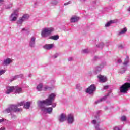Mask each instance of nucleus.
Masks as SVG:
<instances>
[{"mask_svg": "<svg viewBox=\"0 0 130 130\" xmlns=\"http://www.w3.org/2000/svg\"><path fill=\"white\" fill-rule=\"evenodd\" d=\"M56 96V95L53 93L49 96L47 99L43 101H38L37 102L38 106L40 108L41 111H42L43 113H51V112H52V108H46L45 107V105L46 106L52 105V102L54 101Z\"/></svg>", "mask_w": 130, "mask_h": 130, "instance_id": "nucleus-1", "label": "nucleus"}, {"mask_svg": "<svg viewBox=\"0 0 130 130\" xmlns=\"http://www.w3.org/2000/svg\"><path fill=\"white\" fill-rule=\"evenodd\" d=\"M18 107H19L18 105H11L4 111V112L5 113H10L11 112H20L22 111V109L18 108Z\"/></svg>", "mask_w": 130, "mask_h": 130, "instance_id": "nucleus-2", "label": "nucleus"}, {"mask_svg": "<svg viewBox=\"0 0 130 130\" xmlns=\"http://www.w3.org/2000/svg\"><path fill=\"white\" fill-rule=\"evenodd\" d=\"M54 31V28L52 27H45L43 28L41 31V36L44 38L48 37L49 35Z\"/></svg>", "mask_w": 130, "mask_h": 130, "instance_id": "nucleus-3", "label": "nucleus"}, {"mask_svg": "<svg viewBox=\"0 0 130 130\" xmlns=\"http://www.w3.org/2000/svg\"><path fill=\"white\" fill-rule=\"evenodd\" d=\"M130 89V83L126 82L120 86L119 90L122 94H127V91Z\"/></svg>", "mask_w": 130, "mask_h": 130, "instance_id": "nucleus-4", "label": "nucleus"}, {"mask_svg": "<svg viewBox=\"0 0 130 130\" xmlns=\"http://www.w3.org/2000/svg\"><path fill=\"white\" fill-rule=\"evenodd\" d=\"M128 62H129V57L127 56L125 61L123 63V68L120 70V74H124V73H125V71L127 70V64Z\"/></svg>", "mask_w": 130, "mask_h": 130, "instance_id": "nucleus-5", "label": "nucleus"}, {"mask_svg": "<svg viewBox=\"0 0 130 130\" xmlns=\"http://www.w3.org/2000/svg\"><path fill=\"white\" fill-rule=\"evenodd\" d=\"M29 16L28 14H25L23 15V16L19 18V20L17 21V25H18V26L20 25H22V24H23V22H24V21H26V20H28L29 19Z\"/></svg>", "mask_w": 130, "mask_h": 130, "instance_id": "nucleus-6", "label": "nucleus"}, {"mask_svg": "<svg viewBox=\"0 0 130 130\" xmlns=\"http://www.w3.org/2000/svg\"><path fill=\"white\" fill-rule=\"evenodd\" d=\"M36 44V37L35 36H31L29 41V46L31 48L35 47Z\"/></svg>", "mask_w": 130, "mask_h": 130, "instance_id": "nucleus-7", "label": "nucleus"}, {"mask_svg": "<svg viewBox=\"0 0 130 130\" xmlns=\"http://www.w3.org/2000/svg\"><path fill=\"white\" fill-rule=\"evenodd\" d=\"M96 91V86L94 84H92L86 89V93L88 94H93Z\"/></svg>", "mask_w": 130, "mask_h": 130, "instance_id": "nucleus-8", "label": "nucleus"}, {"mask_svg": "<svg viewBox=\"0 0 130 130\" xmlns=\"http://www.w3.org/2000/svg\"><path fill=\"white\" fill-rule=\"evenodd\" d=\"M95 118L96 120H93L91 122V123L94 125V127L96 130H103V129L100 128V127H99V124L97 123V121H98V119H99V116H95Z\"/></svg>", "mask_w": 130, "mask_h": 130, "instance_id": "nucleus-9", "label": "nucleus"}, {"mask_svg": "<svg viewBox=\"0 0 130 130\" xmlns=\"http://www.w3.org/2000/svg\"><path fill=\"white\" fill-rule=\"evenodd\" d=\"M18 10H16L14 11L13 13H12L10 16L11 18V21L12 22H15V21L17 20V17H18Z\"/></svg>", "mask_w": 130, "mask_h": 130, "instance_id": "nucleus-10", "label": "nucleus"}, {"mask_svg": "<svg viewBox=\"0 0 130 130\" xmlns=\"http://www.w3.org/2000/svg\"><path fill=\"white\" fill-rule=\"evenodd\" d=\"M67 122L69 124H72L74 121V115L72 114H70L68 115L67 117Z\"/></svg>", "mask_w": 130, "mask_h": 130, "instance_id": "nucleus-11", "label": "nucleus"}, {"mask_svg": "<svg viewBox=\"0 0 130 130\" xmlns=\"http://www.w3.org/2000/svg\"><path fill=\"white\" fill-rule=\"evenodd\" d=\"M97 78L101 83H105L107 81V78L102 75H98Z\"/></svg>", "mask_w": 130, "mask_h": 130, "instance_id": "nucleus-12", "label": "nucleus"}, {"mask_svg": "<svg viewBox=\"0 0 130 130\" xmlns=\"http://www.w3.org/2000/svg\"><path fill=\"white\" fill-rule=\"evenodd\" d=\"M53 46H54V44H47L44 45L43 47L46 50H50V49L53 48Z\"/></svg>", "mask_w": 130, "mask_h": 130, "instance_id": "nucleus-13", "label": "nucleus"}, {"mask_svg": "<svg viewBox=\"0 0 130 130\" xmlns=\"http://www.w3.org/2000/svg\"><path fill=\"white\" fill-rule=\"evenodd\" d=\"M7 90L6 91V94L9 95V94H11V93L13 92V91H14V86H8L6 87Z\"/></svg>", "mask_w": 130, "mask_h": 130, "instance_id": "nucleus-14", "label": "nucleus"}, {"mask_svg": "<svg viewBox=\"0 0 130 130\" xmlns=\"http://www.w3.org/2000/svg\"><path fill=\"white\" fill-rule=\"evenodd\" d=\"M14 91L16 94H21L23 93V89H22V88L21 87L15 86L14 87Z\"/></svg>", "mask_w": 130, "mask_h": 130, "instance_id": "nucleus-15", "label": "nucleus"}, {"mask_svg": "<svg viewBox=\"0 0 130 130\" xmlns=\"http://www.w3.org/2000/svg\"><path fill=\"white\" fill-rule=\"evenodd\" d=\"M12 62L13 60H12V59L9 58H7L4 60L3 64H4V66H9L10 63H12Z\"/></svg>", "mask_w": 130, "mask_h": 130, "instance_id": "nucleus-16", "label": "nucleus"}, {"mask_svg": "<svg viewBox=\"0 0 130 130\" xmlns=\"http://www.w3.org/2000/svg\"><path fill=\"white\" fill-rule=\"evenodd\" d=\"M80 20V18L78 16H72L70 19V22L71 23H76V22H78Z\"/></svg>", "mask_w": 130, "mask_h": 130, "instance_id": "nucleus-17", "label": "nucleus"}, {"mask_svg": "<svg viewBox=\"0 0 130 130\" xmlns=\"http://www.w3.org/2000/svg\"><path fill=\"white\" fill-rule=\"evenodd\" d=\"M30 106H31V102H24L23 107L25 109H29L30 108Z\"/></svg>", "mask_w": 130, "mask_h": 130, "instance_id": "nucleus-18", "label": "nucleus"}, {"mask_svg": "<svg viewBox=\"0 0 130 130\" xmlns=\"http://www.w3.org/2000/svg\"><path fill=\"white\" fill-rule=\"evenodd\" d=\"M126 32H127V28L126 27H124L119 31L118 35L120 36V35H122V34H125Z\"/></svg>", "mask_w": 130, "mask_h": 130, "instance_id": "nucleus-19", "label": "nucleus"}, {"mask_svg": "<svg viewBox=\"0 0 130 130\" xmlns=\"http://www.w3.org/2000/svg\"><path fill=\"white\" fill-rule=\"evenodd\" d=\"M107 96L108 95H105V96L95 101V104H98V103H100V102H102V101H105V100H106V99L107 98Z\"/></svg>", "mask_w": 130, "mask_h": 130, "instance_id": "nucleus-20", "label": "nucleus"}, {"mask_svg": "<svg viewBox=\"0 0 130 130\" xmlns=\"http://www.w3.org/2000/svg\"><path fill=\"white\" fill-rule=\"evenodd\" d=\"M60 122H63V121H66V115L64 114H62L60 116L59 118Z\"/></svg>", "mask_w": 130, "mask_h": 130, "instance_id": "nucleus-21", "label": "nucleus"}, {"mask_svg": "<svg viewBox=\"0 0 130 130\" xmlns=\"http://www.w3.org/2000/svg\"><path fill=\"white\" fill-rule=\"evenodd\" d=\"M49 39H51L52 40H58L59 39V36L58 35H54L50 37Z\"/></svg>", "mask_w": 130, "mask_h": 130, "instance_id": "nucleus-22", "label": "nucleus"}, {"mask_svg": "<svg viewBox=\"0 0 130 130\" xmlns=\"http://www.w3.org/2000/svg\"><path fill=\"white\" fill-rule=\"evenodd\" d=\"M101 70H102V68L100 65L96 66L94 68V71L95 73H99V72H101Z\"/></svg>", "mask_w": 130, "mask_h": 130, "instance_id": "nucleus-23", "label": "nucleus"}, {"mask_svg": "<svg viewBox=\"0 0 130 130\" xmlns=\"http://www.w3.org/2000/svg\"><path fill=\"white\" fill-rule=\"evenodd\" d=\"M96 46L98 48H99V49H102L103 47H104V43L103 42H101L97 44Z\"/></svg>", "mask_w": 130, "mask_h": 130, "instance_id": "nucleus-24", "label": "nucleus"}, {"mask_svg": "<svg viewBox=\"0 0 130 130\" xmlns=\"http://www.w3.org/2000/svg\"><path fill=\"white\" fill-rule=\"evenodd\" d=\"M43 87V85L42 84H39L37 86V90L39 91V92L42 91V88Z\"/></svg>", "mask_w": 130, "mask_h": 130, "instance_id": "nucleus-25", "label": "nucleus"}, {"mask_svg": "<svg viewBox=\"0 0 130 130\" xmlns=\"http://www.w3.org/2000/svg\"><path fill=\"white\" fill-rule=\"evenodd\" d=\"M113 23H114V21L111 20V21L107 22V23L105 25V27H109L110 26V25H111V24H113Z\"/></svg>", "mask_w": 130, "mask_h": 130, "instance_id": "nucleus-26", "label": "nucleus"}, {"mask_svg": "<svg viewBox=\"0 0 130 130\" xmlns=\"http://www.w3.org/2000/svg\"><path fill=\"white\" fill-rule=\"evenodd\" d=\"M51 4L52 5V6H56L58 4V1L57 0H52L51 2Z\"/></svg>", "mask_w": 130, "mask_h": 130, "instance_id": "nucleus-27", "label": "nucleus"}, {"mask_svg": "<svg viewBox=\"0 0 130 130\" xmlns=\"http://www.w3.org/2000/svg\"><path fill=\"white\" fill-rule=\"evenodd\" d=\"M18 78H20V75H15V76H13L10 79V82H13V81H15V80H16V79H18Z\"/></svg>", "mask_w": 130, "mask_h": 130, "instance_id": "nucleus-28", "label": "nucleus"}, {"mask_svg": "<svg viewBox=\"0 0 130 130\" xmlns=\"http://www.w3.org/2000/svg\"><path fill=\"white\" fill-rule=\"evenodd\" d=\"M82 52L83 53H89V52H90V50H89L88 49H85L82 50Z\"/></svg>", "mask_w": 130, "mask_h": 130, "instance_id": "nucleus-29", "label": "nucleus"}, {"mask_svg": "<svg viewBox=\"0 0 130 130\" xmlns=\"http://www.w3.org/2000/svg\"><path fill=\"white\" fill-rule=\"evenodd\" d=\"M100 66L101 67V68L103 69V68L104 67H105V66H106V62L104 61V62H102Z\"/></svg>", "mask_w": 130, "mask_h": 130, "instance_id": "nucleus-30", "label": "nucleus"}, {"mask_svg": "<svg viewBox=\"0 0 130 130\" xmlns=\"http://www.w3.org/2000/svg\"><path fill=\"white\" fill-rule=\"evenodd\" d=\"M44 91H47V90H51V88L48 87V86H46L44 87Z\"/></svg>", "mask_w": 130, "mask_h": 130, "instance_id": "nucleus-31", "label": "nucleus"}, {"mask_svg": "<svg viewBox=\"0 0 130 130\" xmlns=\"http://www.w3.org/2000/svg\"><path fill=\"white\" fill-rule=\"evenodd\" d=\"M121 121H125L126 120V117L125 116H122L121 117Z\"/></svg>", "mask_w": 130, "mask_h": 130, "instance_id": "nucleus-32", "label": "nucleus"}, {"mask_svg": "<svg viewBox=\"0 0 130 130\" xmlns=\"http://www.w3.org/2000/svg\"><path fill=\"white\" fill-rule=\"evenodd\" d=\"M25 103V102H21L20 103H19L17 105H18V106H23Z\"/></svg>", "mask_w": 130, "mask_h": 130, "instance_id": "nucleus-33", "label": "nucleus"}, {"mask_svg": "<svg viewBox=\"0 0 130 130\" xmlns=\"http://www.w3.org/2000/svg\"><path fill=\"white\" fill-rule=\"evenodd\" d=\"M5 73H6V70H0V76H2V75H4Z\"/></svg>", "mask_w": 130, "mask_h": 130, "instance_id": "nucleus-34", "label": "nucleus"}, {"mask_svg": "<svg viewBox=\"0 0 130 130\" xmlns=\"http://www.w3.org/2000/svg\"><path fill=\"white\" fill-rule=\"evenodd\" d=\"M59 55V54L58 53H56L53 56L52 58H57V57H58V56Z\"/></svg>", "mask_w": 130, "mask_h": 130, "instance_id": "nucleus-35", "label": "nucleus"}, {"mask_svg": "<svg viewBox=\"0 0 130 130\" xmlns=\"http://www.w3.org/2000/svg\"><path fill=\"white\" fill-rule=\"evenodd\" d=\"M11 8H12V4H9L6 7V9H11Z\"/></svg>", "mask_w": 130, "mask_h": 130, "instance_id": "nucleus-36", "label": "nucleus"}, {"mask_svg": "<svg viewBox=\"0 0 130 130\" xmlns=\"http://www.w3.org/2000/svg\"><path fill=\"white\" fill-rule=\"evenodd\" d=\"M118 48H119V49H122V48H123V46H122V45H120L118 46Z\"/></svg>", "mask_w": 130, "mask_h": 130, "instance_id": "nucleus-37", "label": "nucleus"}, {"mask_svg": "<svg viewBox=\"0 0 130 130\" xmlns=\"http://www.w3.org/2000/svg\"><path fill=\"white\" fill-rule=\"evenodd\" d=\"M109 88V86L108 85H106L104 86V90H107Z\"/></svg>", "mask_w": 130, "mask_h": 130, "instance_id": "nucleus-38", "label": "nucleus"}, {"mask_svg": "<svg viewBox=\"0 0 130 130\" xmlns=\"http://www.w3.org/2000/svg\"><path fill=\"white\" fill-rule=\"evenodd\" d=\"M52 107H56V103H53V104H52Z\"/></svg>", "mask_w": 130, "mask_h": 130, "instance_id": "nucleus-39", "label": "nucleus"}, {"mask_svg": "<svg viewBox=\"0 0 130 130\" xmlns=\"http://www.w3.org/2000/svg\"><path fill=\"white\" fill-rule=\"evenodd\" d=\"M121 62H122V60H121V59H119L117 60V63H121Z\"/></svg>", "mask_w": 130, "mask_h": 130, "instance_id": "nucleus-40", "label": "nucleus"}, {"mask_svg": "<svg viewBox=\"0 0 130 130\" xmlns=\"http://www.w3.org/2000/svg\"><path fill=\"white\" fill-rule=\"evenodd\" d=\"M39 5V1H36L35 3V6H38Z\"/></svg>", "mask_w": 130, "mask_h": 130, "instance_id": "nucleus-41", "label": "nucleus"}, {"mask_svg": "<svg viewBox=\"0 0 130 130\" xmlns=\"http://www.w3.org/2000/svg\"><path fill=\"white\" fill-rule=\"evenodd\" d=\"M71 4V2H68L67 3H64V6H68V5H70Z\"/></svg>", "mask_w": 130, "mask_h": 130, "instance_id": "nucleus-42", "label": "nucleus"}, {"mask_svg": "<svg viewBox=\"0 0 130 130\" xmlns=\"http://www.w3.org/2000/svg\"><path fill=\"white\" fill-rule=\"evenodd\" d=\"M114 130H120V129H119V127H115Z\"/></svg>", "mask_w": 130, "mask_h": 130, "instance_id": "nucleus-43", "label": "nucleus"}, {"mask_svg": "<svg viewBox=\"0 0 130 130\" xmlns=\"http://www.w3.org/2000/svg\"><path fill=\"white\" fill-rule=\"evenodd\" d=\"M68 61H72V60H73V58L70 57V58H68Z\"/></svg>", "mask_w": 130, "mask_h": 130, "instance_id": "nucleus-44", "label": "nucleus"}, {"mask_svg": "<svg viewBox=\"0 0 130 130\" xmlns=\"http://www.w3.org/2000/svg\"><path fill=\"white\" fill-rule=\"evenodd\" d=\"M22 31H27V29H26V28H22Z\"/></svg>", "mask_w": 130, "mask_h": 130, "instance_id": "nucleus-45", "label": "nucleus"}, {"mask_svg": "<svg viewBox=\"0 0 130 130\" xmlns=\"http://www.w3.org/2000/svg\"><path fill=\"white\" fill-rule=\"evenodd\" d=\"M76 89H80V85L79 84L76 85Z\"/></svg>", "mask_w": 130, "mask_h": 130, "instance_id": "nucleus-46", "label": "nucleus"}, {"mask_svg": "<svg viewBox=\"0 0 130 130\" xmlns=\"http://www.w3.org/2000/svg\"><path fill=\"white\" fill-rule=\"evenodd\" d=\"M11 117L12 118H15V117H16V116L11 114Z\"/></svg>", "mask_w": 130, "mask_h": 130, "instance_id": "nucleus-47", "label": "nucleus"}, {"mask_svg": "<svg viewBox=\"0 0 130 130\" xmlns=\"http://www.w3.org/2000/svg\"><path fill=\"white\" fill-rule=\"evenodd\" d=\"M98 56H94V60H96V59H98Z\"/></svg>", "mask_w": 130, "mask_h": 130, "instance_id": "nucleus-48", "label": "nucleus"}, {"mask_svg": "<svg viewBox=\"0 0 130 130\" xmlns=\"http://www.w3.org/2000/svg\"><path fill=\"white\" fill-rule=\"evenodd\" d=\"M3 121H4V119H0V123L3 122Z\"/></svg>", "mask_w": 130, "mask_h": 130, "instance_id": "nucleus-49", "label": "nucleus"}, {"mask_svg": "<svg viewBox=\"0 0 130 130\" xmlns=\"http://www.w3.org/2000/svg\"><path fill=\"white\" fill-rule=\"evenodd\" d=\"M5 2V0H0V4L1 3H4Z\"/></svg>", "mask_w": 130, "mask_h": 130, "instance_id": "nucleus-50", "label": "nucleus"}, {"mask_svg": "<svg viewBox=\"0 0 130 130\" xmlns=\"http://www.w3.org/2000/svg\"><path fill=\"white\" fill-rule=\"evenodd\" d=\"M106 46H109V44H108V43H107L106 44Z\"/></svg>", "mask_w": 130, "mask_h": 130, "instance_id": "nucleus-51", "label": "nucleus"}, {"mask_svg": "<svg viewBox=\"0 0 130 130\" xmlns=\"http://www.w3.org/2000/svg\"><path fill=\"white\" fill-rule=\"evenodd\" d=\"M0 130H5V128H1Z\"/></svg>", "mask_w": 130, "mask_h": 130, "instance_id": "nucleus-52", "label": "nucleus"}]
</instances>
